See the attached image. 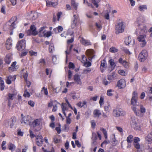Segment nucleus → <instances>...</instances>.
<instances>
[{
    "label": "nucleus",
    "instance_id": "obj_9",
    "mask_svg": "<svg viewBox=\"0 0 152 152\" xmlns=\"http://www.w3.org/2000/svg\"><path fill=\"white\" fill-rule=\"evenodd\" d=\"M147 53L146 50H143L139 54V58L141 61H144L147 58Z\"/></svg>",
    "mask_w": 152,
    "mask_h": 152
},
{
    "label": "nucleus",
    "instance_id": "obj_43",
    "mask_svg": "<svg viewBox=\"0 0 152 152\" xmlns=\"http://www.w3.org/2000/svg\"><path fill=\"white\" fill-rule=\"evenodd\" d=\"M101 130L102 132L104 135V137L106 139H107V133L106 130L102 128L101 129Z\"/></svg>",
    "mask_w": 152,
    "mask_h": 152
},
{
    "label": "nucleus",
    "instance_id": "obj_1",
    "mask_svg": "<svg viewBox=\"0 0 152 152\" xmlns=\"http://www.w3.org/2000/svg\"><path fill=\"white\" fill-rule=\"evenodd\" d=\"M140 110L136 107H132V109L136 115L141 117H142L146 111V109L144 106L141 104L139 106Z\"/></svg>",
    "mask_w": 152,
    "mask_h": 152
},
{
    "label": "nucleus",
    "instance_id": "obj_46",
    "mask_svg": "<svg viewBox=\"0 0 152 152\" xmlns=\"http://www.w3.org/2000/svg\"><path fill=\"white\" fill-rule=\"evenodd\" d=\"M66 103H62L61 105V108L62 111H65L67 110L66 107Z\"/></svg>",
    "mask_w": 152,
    "mask_h": 152
},
{
    "label": "nucleus",
    "instance_id": "obj_52",
    "mask_svg": "<svg viewBox=\"0 0 152 152\" xmlns=\"http://www.w3.org/2000/svg\"><path fill=\"white\" fill-rule=\"evenodd\" d=\"M66 123L67 124H70L72 120L69 117H66Z\"/></svg>",
    "mask_w": 152,
    "mask_h": 152
},
{
    "label": "nucleus",
    "instance_id": "obj_4",
    "mask_svg": "<svg viewBox=\"0 0 152 152\" xmlns=\"http://www.w3.org/2000/svg\"><path fill=\"white\" fill-rule=\"evenodd\" d=\"M26 32L28 35L35 36L38 34L37 31H36V28L34 25H33L31 26L30 29L27 30Z\"/></svg>",
    "mask_w": 152,
    "mask_h": 152
},
{
    "label": "nucleus",
    "instance_id": "obj_48",
    "mask_svg": "<svg viewBox=\"0 0 152 152\" xmlns=\"http://www.w3.org/2000/svg\"><path fill=\"white\" fill-rule=\"evenodd\" d=\"M72 75V73L70 70L68 71V79L69 80H70Z\"/></svg>",
    "mask_w": 152,
    "mask_h": 152
},
{
    "label": "nucleus",
    "instance_id": "obj_33",
    "mask_svg": "<svg viewBox=\"0 0 152 152\" xmlns=\"http://www.w3.org/2000/svg\"><path fill=\"white\" fill-rule=\"evenodd\" d=\"M101 0H91V2L95 6L96 8L98 7V3L100 2Z\"/></svg>",
    "mask_w": 152,
    "mask_h": 152
},
{
    "label": "nucleus",
    "instance_id": "obj_3",
    "mask_svg": "<svg viewBox=\"0 0 152 152\" xmlns=\"http://www.w3.org/2000/svg\"><path fill=\"white\" fill-rule=\"evenodd\" d=\"M113 114L116 117L123 116L125 114V112L120 108H116L113 110Z\"/></svg>",
    "mask_w": 152,
    "mask_h": 152
},
{
    "label": "nucleus",
    "instance_id": "obj_61",
    "mask_svg": "<svg viewBox=\"0 0 152 152\" xmlns=\"http://www.w3.org/2000/svg\"><path fill=\"white\" fill-rule=\"evenodd\" d=\"M52 61L54 64H56L57 62V58L56 56H53L52 58Z\"/></svg>",
    "mask_w": 152,
    "mask_h": 152
},
{
    "label": "nucleus",
    "instance_id": "obj_62",
    "mask_svg": "<svg viewBox=\"0 0 152 152\" xmlns=\"http://www.w3.org/2000/svg\"><path fill=\"white\" fill-rule=\"evenodd\" d=\"M69 69H73L75 68L74 64L72 62H70L69 65Z\"/></svg>",
    "mask_w": 152,
    "mask_h": 152
},
{
    "label": "nucleus",
    "instance_id": "obj_12",
    "mask_svg": "<svg viewBox=\"0 0 152 152\" xmlns=\"http://www.w3.org/2000/svg\"><path fill=\"white\" fill-rule=\"evenodd\" d=\"M86 53L88 56V59L90 61L95 58L94 51L93 49H88L86 51Z\"/></svg>",
    "mask_w": 152,
    "mask_h": 152
},
{
    "label": "nucleus",
    "instance_id": "obj_26",
    "mask_svg": "<svg viewBox=\"0 0 152 152\" xmlns=\"http://www.w3.org/2000/svg\"><path fill=\"white\" fill-rule=\"evenodd\" d=\"M146 140L149 143H152V132L149 133L145 137Z\"/></svg>",
    "mask_w": 152,
    "mask_h": 152
},
{
    "label": "nucleus",
    "instance_id": "obj_13",
    "mask_svg": "<svg viewBox=\"0 0 152 152\" xmlns=\"http://www.w3.org/2000/svg\"><path fill=\"white\" fill-rule=\"evenodd\" d=\"M80 77V75L77 74H75L73 76V80L75 83L77 85H81L82 84Z\"/></svg>",
    "mask_w": 152,
    "mask_h": 152
},
{
    "label": "nucleus",
    "instance_id": "obj_57",
    "mask_svg": "<svg viewBox=\"0 0 152 152\" xmlns=\"http://www.w3.org/2000/svg\"><path fill=\"white\" fill-rule=\"evenodd\" d=\"M6 7L4 6H3L1 9V13H3L4 14H5L6 13L5 9Z\"/></svg>",
    "mask_w": 152,
    "mask_h": 152
},
{
    "label": "nucleus",
    "instance_id": "obj_63",
    "mask_svg": "<svg viewBox=\"0 0 152 152\" xmlns=\"http://www.w3.org/2000/svg\"><path fill=\"white\" fill-rule=\"evenodd\" d=\"M104 17L106 19L109 20L110 18L109 13L108 12H106L104 15Z\"/></svg>",
    "mask_w": 152,
    "mask_h": 152
},
{
    "label": "nucleus",
    "instance_id": "obj_36",
    "mask_svg": "<svg viewBox=\"0 0 152 152\" xmlns=\"http://www.w3.org/2000/svg\"><path fill=\"white\" fill-rule=\"evenodd\" d=\"M92 137V139L93 141L92 143V144H94V143L96 142V140L97 139V136L96 134L95 133H93Z\"/></svg>",
    "mask_w": 152,
    "mask_h": 152
},
{
    "label": "nucleus",
    "instance_id": "obj_20",
    "mask_svg": "<svg viewBox=\"0 0 152 152\" xmlns=\"http://www.w3.org/2000/svg\"><path fill=\"white\" fill-rule=\"evenodd\" d=\"M12 40L11 38H9L6 42V47L7 49L10 50L12 47Z\"/></svg>",
    "mask_w": 152,
    "mask_h": 152
},
{
    "label": "nucleus",
    "instance_id": "obj_21",
    "mask_svg": "<svg viewBox=\"0 0 152 152\" xmlns=\"http://www.w3.org/2000/svg\"><path fill=\"white\" fill-rule=\"evenodd\" d=\"M80 38V37H79ZM80 42L83 45L88 46L91 45V43L88 40L85 39L83 37H80Z\"/></svg>",
    "mask_w": 152,
    "mask_h": 152
},
{
    "label": "nucleus",
    "instance_id": "obj_6",
    "mask_svg": "<svg viewBox=\"0 0 152 152\" xmlns=\"http://www.w3.org/2000/svg\"><path fill=\"white\" fill-rule=\"evenodd\" d=\"M26 41L24 39H22L19 41L17 45V49L19 51H21L24 50L26 47Z\"/></svg>",
    "mask_w": 152,
    "mask_h": 152
},
{
    "label": "nucleus",
    "instance_id": "obj_37",
    "mask_svg": "<svg viewBox=\"0 0 152 152\" xmlns=\"http://www.w3.org/2000/svg\"><path fill=\"white\" fill-rule=\"evenodd\" d=\"M139 10L140 11H144L145 10L147 9V6L145 5H143L139 6L138 7Z\"/></svg>",
    "mask_w": 152,
    "mask_h": 152
},
{
    "label": "nucleus",
    "instance_id": "obj_51",
    "mask_svg": "<svg viewBox=\"0 0 152 152\" xmlns=\"http://www.w3.org/2000/svg\"><path fill=\"white\" fill-rule=\"evenodd\" d=\"M118 73L121 75L125 76L126 74L125 72L123 70H120L118 71Z\"/></svg>",
    "mask_w": 152,
    "mask_h": 152
},
{
    "label": "nucleus",
    "instance_id": "obj_2",
    "mask_svg": "<svg viewBox=\"0 0 152 152\" xmlns=\"http://www.w3.org/2000/svg\"><path fill=\"white\" fill-rule=\"evenodd\" d=\"M125 27V24L124 22L121 21L118 23L115 26V34H118L120 33L123 32L124 31Z\"/></svg>",
    "mask_w": 152,
    "mask_h": 152
},
{
    "label": "nucleus",
    "instance_id": "obj_5",
    "mask_svg": "<svg viewBox=\"0 0 152 152\" xmlns=\"http://www.w3.org/2000/svg\"><path fill=\"white\" fill-rule=\"evenodd\" d=\"M146 35L144 34L139 36L137 39L139 42H140V45L142 47H144L146 45V42L145 40Z\"/></svg>",
    "mask_w": 152,
    "mask_h": 152
},
{
    "label": "nucleus",
    "instance_id": "obj_50",
    "mask_svg": "<svg viewBox=\"0 0 152 152\" xmlns=\"http://www.w3.org/2000/svg\"><path fill=\"white\" fill-rule=\"evenodd\" d=\"M122 65L126 68H128L129 67V63L126 61L123 62Z\"/></svg>",
    "mask_w": 152,
    "mask_h": 152
},
{
    "label": "nucleus",
    "instance_id": "obj_28",
    "mask_svg": "<svg viewBox=\"0 0 152 152\" xmlns=\"http://www.w3.org/2000/svg\"><path fill=\"white\" fill-rule=\"evenodd\" d=\"M72 45H70L69 46H68L67 50L65 51V53L66 55V62L67 61V55L69 53L72 48Z\"/></svg>",
    "mask_w": 152,
    "mask_h": 152
},
{
    "label": "nucleus",
    "instance_id": "obj_42",
    "mask_svg": "<svg viewBox=\"0 0 152 152\" xmlns=\"http://www.w3.org/2000/svg\"><path fill=\"white\" fill-rule=\"evenodd\" d=\"M103 84L105 86H107L110 83L112 82L110 81H107L106 78H104L102 81Z\"/></svg>",
    "mask_w": 152,
    "mask_h": 152
},
{
    "label": "nucleus",
    "instance_id": "obj_49",
    "mask_svg": "<svg viewBox=\"0 0 152 152\" xmlns=\"http://www.w3.org/2000/svg\"><path fill=\"white\" fill-rule=\"evenodd\" d=\"M72 97L73 99H77L80 98V96L79 94H75V95H72Z\"/></svg>",
    "mask_w": 152,
    "mask_h": 152
},
{
    "label": "nucleus",
    "instance_id": "obj_23",
    "mask_svg": "<svg viewBox=\"0 0 152 152\" xmlns=\"http://www.w3.org/2000/svg\"><path fill=\"white\" fill-rule=\"evenodd\" d=\"M94 117L95 118H99L101 115V113L100 110L96 109L93 112Z\"/></svg>",
    "mask_w": 152,
    "mask_h": 152
},
{
    "label": "nucleus",
    "instance_id": "obj_18",
    "mask_svg": "<svg viewBox=\"0 0 152 152\" xmlns=\"http://www.w3.org/2000/svg\"><path fill=\"white\" fill-rule=\"evenodd\" d=\"M16 79L15 75H9L7 77L5 80L6 83L8 84H10L12 83V81H14Z\"/></svg>",
    "mask_w": 152,
    "mask_h": 152
},
{
    "label": "nucleus",
    "instance_id": "obj_58",
    "mask_svg": "<svg viewBox=\"0 0 152 152\" xmlns=\"http://www.w3.org/2000/svg\"><path fill=\"white\" fill-rule=\"evenodd\" d=\"M140 140V139L138 137H135L134 139V143H138Z\"/></svg>",
    "mask_w": 152,
    "mask_h": 152
},
{
    "label": "nucleus",
    "instance_id": "obj_10",
    "mask_svg": "<svg viewBox=\"0 0 152 152\" xmlns=\"http://www.w3.org/2000/svg\"><path fill=\"white\" fill-rule=\"evenodd\" d=\"M12 20L8 22L4 26L5 28H8L10 30H12L15 28V21L12 22Z\"/></svg>",
    "mask_w": 152,
    "mask_h": 152
},
{
    "label": "nucleus",
    "instance_id": "obj_8",
    "mask_svg": "<svg viewBox=\"0 0 152 152\" xmlns=\"http://www.w3.org/2000/svg\"><path fill=\"white\" fill-rule=\"evenodd\" d=\"M73 18L71 22V27L72 28H74L77 26V22L79 21L78 15H74Z\"/></svg>",
    "mask_w": 152,
    "mask_h": 152
},
{
    "label": "nucleus",
    "instance_id": "obj_45",
    "mask_svg": "<svg viewBox=\"0 0 152 152\" xmlns=\"http://www.w3.org/2000/svg\"><path fill=\"white\" fill-rule=\"evenodd\" d=\"M110 51L111 53H115L118 51V50L115 47H112L110 49Z\"/></svg>",
    "mask_w": 152,
    "mask_h": 152
},
{
    "label": "nucleus",
    "instance_id": "obj_14",
    "mask_svg": "<svg viewBox=\"0 0 152 152\" xmlns=\"http://www.w3.org/2000/svg\"><path fill=\"white\" fill-rule=\"evenodd\" d=\"M44 27H41V29L39 31L40 34L42 33L41 35V36H44L45 37H50L51 34L52 32L51 31H48L46 32L45 30H43Z\"/></svg>",
    "mask_w": 152,
    "mask_h": 152
},
{
    "label": "nucleus",
    "instance_id": "obj_19",
    "mask_svg": "<svg viewBox=\"0 0 152 152\" xmlns=\"http://www.w3.org/2000/svg\"><path fill=\"white\" fill-rule=\"evenodd\" d=\"M36 141L37 145L39 146H41L42 145L43 140L42 136L39 134L37 137Z\"/></svg>",
    "mask_w": 152,
    "mask_h": 152
},
{
    "label": "nucleus",
    "instance_id": "obj_17",
    "mask_svg": "<svg viewBox=\"0 0 152 152\" xmlns=\"http://www.w3.org/2000/svg\"><path fill=\"white\" fill-rule=\"evenodd\" d=\"M42 124V119H37L34 120L32 122V124L34 128L37 126H39Z\"/></svg>",
    "mask_w": 152,
    "mask_h": 152
},
{
    "label": "nucleus",
    "instance_id": "obj_60",
    "mask_svg": "<svg viewBox=\"0 0 152 152\" xmlns=\"http://www.w3.org/2000/svg\"><path fill=\"white\" fill-rule=\"evenodd\" d=\"M57 30L58 32H61L63 31V28L60 26H59L57 27Z\"/></svg>",
    "mask_w": 152,
    "mask_h": 152
},
{
    "label": "nucleus",
    "instance_id": "obj_7",
    "mask_svg": "<svg viewBox=\"0 0 152 152\" xmlns=\"http://www.w3.org/2000/svg\"><path fill=\"white\" fill-rule=\"evenodd\" d=\"M21 119L20 122L22 124H24L28 125L30 122V117L28 115L24 116L23 114H21Z\"/></svg>",
    "mask_w": 152,
    "mask_h": 152
},
{
    "label": "nucleus",
    "instance_id": "obj_56",
    "mask_svg": "<svg viewBox=\"0 0 152 152\" xmlns=\"http://www.w3.org/2000/svg\"><path fill=\"white\" fill-rule=\"evenodd\" d=\"M30 93L26 91L24 92V93L23 94V96L25 97H29L30 96Z\"/></svg>",
    "mask_w": 152,
    "mask_h": 152
},
{
    "label": "nucleus",
    "instance_id": "obj_35",
    "mask_svg": "<svg viewBox=\"0 0 152 152\" xmlns=\"http://www.w3.org/2000/svg\"><path fill=\"white\" fill-rule=\"evenodd\" d=\"M42 93H44L46 96H48V91L47 88H46L44 87H43L41 90Z\"/></svg>",
    "mask_w": 152,
    "mask_h": 152
},
{
    "label": "nucleus",
    "instance_id": "obj_30",
    "mask_svg": "<svg viewBox=\"0 0 152 152\" xmlns=\"http://www.w3.org/2000/svg\"><path fill=\"white\" fill-rule=\"evenodd\" d=\"M109 63L111 67L112 70H113L116 66L115 63L114 62V61L113 59H111L109 61Z\"/></svg>",
    "mask_w": 152,
    "mask_h": 152
},
{
    "label": "nucleus",
    "instance_id": "obj_29",
    "mask_svg": "<svg viewBox=\"0 0 152 152\" xmlns=\"http://www.w3.org/2000/svg\"><path fill=\"white\" fill-rule=\"evenodd\" d=\"M71 4L72 5L74 9L75 10H77L79 4L78 3L75 2L74 0H71Z\"/></svg>",
    "mask_w": 152,
    "mask_h": 152
},
{
    "label": "nucleus",
    "instance_id": "obj_16",
    "mask_svg": "<svg viewBox=\"0 0 152 152\" xmlns=\"http://www.w3.org/2000/svg\"><path fill=\"white\" fill-rule=\"evenodd\" d=\"M107 77L108 80L112 82L117 79V75L115 73L113 72L108 75Z\"/></svg>",
    "mask_w": 152,
    "mask_h": 152
},
{
    "label": "nucleus",
    "instance_id": "obj_40",
    "mask_svg": "<svg viewBox=\"0 0 152 152\" xmlns=\"http://www.w3.org/2000/svg\"><path fill=\"white\" fill-rule=\"evenodd\" d=\"M86 102L85 101H84L83 102H79L77 104V105L78 106L80 107H83L84 105H86Z\"/></svg>",
    "mask_w": 152,
    "mask_h": 152
},
{
    "label": "nucleus",
    "instance_id": "obj_41",
    "mask_svg": "<svg viewBox=\"0 0 152 152\" xmlns=\"http://www.w3.org/2000/svg\"><path fill=\"white\" fill-rule=\"evenodd\" d=\"M114 91L112 89H108L107 91V94L109 96H113V94L112 93Z\"/></svg>",
    "mask_w": 152,
    "mask_h": 152
},
{
    "label": "nucleus",
    "instance_id": "obj_32",
    "mask_svg": "<svg viewBox=\"0 0 152 152\" xmlns=\"http://www.w3.org/2000/svg\"><path fill=\"white\" fill-rule=\"evenodd\" d=\"M49 52L50 53H52L54 50V45L53 43H50L49 48Z\"/></svg>",
    "mask_w": 152,
    "mask_h": 152
},
{
    "label": "nucleus",
    "instance_id": "obj_22",
    "mask_svg": "<svg viewBox=\"0 0 152 152\" xmlns=\"http://www.w3.org/2000/svg\"><path fill=\"white\" fill-rule=\"evenodd\" d=\"M38 17V13L37 12L31 11L29 15V18L30 20H34L36 19Z\"/></svg>",
    "mask_w": 152,
    "mask_h": 152
},
{
    "label": "nucleus",
    "instance_id": "obj_15",
    "mask_svg": "<svg viewBox=\"0 0 152 152\" xmlns=\"http://www.w3.org/2000/svg\"><path fill=\"white\" fill-rule=\"evenodd\" d=\"M118 86L120 89L124 88L126 86V82L125 80L122 79L118 81L117 83Z\"/></svg>",
    "mask_w": 152,
    "mask_h": 152
},
{
    "label": "nucleus",
    "instance_id": "obj_47",
    "mask_svg": "<svg viewBox=\"0 0 152 152\" xmlns=\"http://www.w3.org/2000/svg\"><path fill=\"white\" fill-rule=\"evenodd\" d=\"M106 62L105 60H103L102 61H101L100 66L101 69L102 68V67L103 68L105 67L106 65Z\"/></svg>",
    "mask_w": 152,
    "mask_h": 152
},
{
    "label": "nucleus",
    "instance_id": "obj_34",
    "mask_svg": "<svg viewBox=\"0 0 152 152\" xmlns=\"http://www.w3.org/2000/svg\"><path fill=\"white\" fill-rule=\"evenodd\" d=\"M124 42L126 45H129L131 42V37H127L126 38Z\"/></svg>",
    "mask_w": 152,
    "mask_h": 152
},
{
    "label": "nucleus",
    "instance_id": "obj_53",
    "mask_svg": "<svg viewBox=\"0 0 152 152\" xmlns=\"http://www.w3.org/2000/svg\"><path fill=\"white\" fill-rule=\"evenodd\" d=\"M104 100V97L103 96H101L100 99L99 101V103L100 105H101L103 104Z\"/></svg>",
    "mask_w": 152,
    "mask_h": 152
},
{
    "label": "nucleus",
    "instance_id": "obj_39",
    "mask_svg": "<svg viewBox=\"0 0 152 152\" xmlns=\"http://www.w3.org/2000/svg\"><path fill=\"white\" fill-rule=\"evenodd\" d=\"M133 137L132 135H129L127 137L126 140L127 142H132L133 141Z\"/></svg>",
    "mask_w": 152,
    "mask_h": 152
},
{
    "label": "nucleus",
    "instance_id": "obj_38",
    "mask_svg": "<svg viewBox=\"0 0 152 152\" xmlns=\"http://www.w3.org/2000/svg\"><path fill=\"white\" fill-rule=\"evenodd\" d=\"M145 149L148 152H152V145H148L146 147Z\"/></svg>",
    "mask_w": 152,
    "mask_h": 152
},
{
    "label": "nucleus",
    "instance_id": "obj_27",
    "mask_svg": "<svg viewBox=\"0 0 152 152\" xmlns=\"http://www.w3.org/2000/svg\"><path fill=\"white\" fill-rule=\"evenodd\" d=\"M132 127L136 130H140V124L137 123L136 121L133 122L132 123Z\"/></svg>",
    "mask_w": 152,
    "mask_h": 152
},
{
    "label": "nucleus",
    "instance_id": "obj_55",
    "mask_svg": "<svg viewBox=\"0 0 152 152\" xmlns=\"http://www.w3.org/2000/svg\"><path fill=\"white\" fill-rule=\"evenodd\" d=\"M4 125L6 127H8L9 126L10 124H9V120L4 121Z\"/></svg>",
    "mask_w": 152,
    "mask_h": 152
},
{
    "label": "nucleus",
    "instance_id": "obj_64",
    "mask_svg": "<svg viewBox=\"0 0 152 152\" xmlns=\"http://www.w3.org/2000/svg\"><path fill=\"white\" fill-rule=\"evenodd\" d=\"M28 104L32 107H33L34 105V102L30 100L28 102Z\"/></svg>",
    "mask_w": 152,
    "mask_h": 152
},
{
    "label": "nucleus",
    "instance_id": "obj_59",
    "mask_svg": "<svg viewBox=\"0 0 152 152\" xmlns=\"http://www.w3.org/2000/svg\"><path fill=\"white\" fill-rule=\"evenodd\" d=\"M14 94H8L9 98L8 100L9 101V99L12 100L13 99V96Z\"/></svg>",
    "mask_w": 152,
    "mask_h": 152
},
{
    "label": "nucleus",
    "instance_id": "obj_31",
    "mask_svg": "<svg viewBox=\"0 0 152 152\" xmlns=\"http://www.w3.org/2000/svg\"><path fill=\"white\" fill-rule=\"evenodd\" d=\"M8 148L11 151H13L15 148V146L13 144L10 143L8 145Z\"/></svg>",
    "mask_w": 152,
    "mask_h": 152
},
{
    "label": "nucleus",
    "instance_id": "obj_24",
    "mask_svg": "<svg viewBox=\"0 0 152 152\" xmlns=\"http://www.w3.org/2000/svg\"><path fill=\"white\" fill-rule=\"evenodd\" d=\"M9 126L10 128H12L16 121V118L15 117H12L9 120Z\"/></svg>",
    "mask_w": 152,
    "mask_h": 152
},
{
    "label": "nucleus",
    "instance_id": "obj_11",
    "mask_svg": "<svg viewBox=\"0 0 152 152\" xmlns=\"http://www.w3.org/2000/svg\"><path fill=\"white\" fill-rule=\"evenodd\" d=\"M137 99V92L134 91L132 94L131 101V104L133 106L136 105Z\"/></svg>",
    "mask_w": 152,
    "mask_h": 152
},
{
    "label": "nucleus",
    "instance_id": "obj_54",
    "mask_svg": "<svg viewBox=\"0 0 152 152\" xmlns=\"http://www.w3.org/2000/svg\"><path fill=\"white\" fill-rule=\"evenodd\" d=\"M134 147L137 149H139L140 148V145L139 143H134Z\"/></svg>",
    "mask_w": 152,
    "mask_h": 152
},
{
    "label": "nucleus",
    "instance_id": "obj_44",
    "mask_svg": "<svg viewBox=\"0 0 152 152\" xmlns=\"http://www.w3.org/2000/svg\"><path fill=\"white\" fill-rule=\"evenodd\" d=\"M0 89L1 91H3L4 90L5 87L4 81H1V82L0 83Z\"/></svg>",
    "mask_w": 152,
    "mask_h": 152
},
{
    "label": "nucleus",
    "instance_id": "obj_25",
    "mask_svg": "<svg viewBox=\"0 0 152 152\" xmlns=\"http://www.w3.org/2000/svg\"><path fill=\"white\" fill-rule=\"evenodd\" d=\"M12 56L10 54L7 55L4 61L6 63L9 64L12 61Z\"/></svg>",
    "mask_w": 152,
    "mask_h": 152
}]
</instances>
